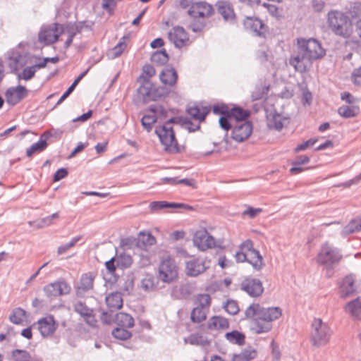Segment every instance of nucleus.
<instances>
[{"mask_svg":"<svg viewBox=\"0 0 361 361\" xmlns=\"http://www.w3.org/2000/svg\"><path fill=\"white\" fill-rule=\"evenodd\" d=\"M326 54L319 42L315 39H298V53L290 59V64L301 73L311 68L312 61L322 58Z\"/></svg>","mask_w":361,"mask_h":361,"instance_id":"1","label":"nucleus"},{"mask_svg":"<svg viewBox=\"0 0 361 361\" xmlns=\"http://www.w3.org/2000/svg\"><path fill=\"white\" fill-rule=\"evenodd\" d=\"M281 315L282 310L280 307H264L258 303L251 304L245 311V319H252V330L257 334L270 331L272 322Z\"/></svg>","mask_w":361,"mask_h":361,"instance_id":"2","label":"nucleus"},{"mask_svg":"<svg viewBox=\"0 0 361 361\" xmlns=\"http://www.w3.org/2000/svg\"><path fill=\"white\" fill-rule=\"evenodd\" d=\"M327 23L335 35L343 38H348L353 32V25L349 17L341 11L329 12Z\"/></svg>","mask_w":361,"mask_h":361,"instance_id":"3","label":"nucleus"},{"mask_svg":"<svg viewBox=\"0 0 361 361\" xmlns=\"http://www.w3.org/2000/svg\"><path fill=\"white\" fill-rule=\"evenodd\" d=\"M155 133L159 137L161 145L164 146V151L167 153L178 154L184 150V147L178 145L172 127H169L163 123L156 127Z\"/></svg>","mask_w":361,"mask_h":361,"instance_id":"4","label":"nucleus"},{"mask_svg":"<svg viewBox=\"0 0 361 361\" xmlns=\"http://www.w3.org/2000/svg\"><path fill=\"white\" fill-rule=\"evenodd\" d=\"M331 335V331L326 323L321 319L315 318L312 323L310 340L314 346L317 348L326 345Z\"/></svg>","mask_w":361,"mask_h":361,"instance_id":"5","label":"nucleus"},{"mask_svg":"<svg viewBox=\"0 0 361 361\" xmlns=\"http://www.w3.org/2000/svg\"><path fill=\"white\" fill-rule=\"evenodd\" d=\"M178 267L170 256H164L159 267L158 279L161 281L171 283L178 279Z\"/></svg>","mask_w":361,"mask_h":361,"instance_id":"6","label":"nucleus"},{"mask_svg":"<svg viewBox=\"0 0 361 361\" xmlns=\"http://www.w3.org/2000/svg\"><path fill=\"white\" fill-rule=\"evenodd\" d=\"M23 42L19 43L17 47L8 51V66L12 73H16L21 68L28 63V53L21 49Z\"/></svg>","mask_w":361,"mask_h":361,"instance_id":"7","label":"nucleus"},{"mask_svg":"<svg viewBox=\"0 0 361 361\" xmlns=\"http://www.w3.org/2000/svg\"><path fill=\"white\" fill-rule=\"evenodd\" d=\"M211 265V260L207 257L199 256L193 257L185 262V274L188 276L197 277L204 273Z\"/></svg>","mask_w":361,"mask_h":361,"instance_id":"8","label":"nucleus"},{"mask_svg":"<svg viewBox=\"0 0 361 361\" xmlns=\"http://www.w3.org/2000/svg\"><path fill=\"white\" fill-rule=\"evenodd\" d=\"M63 31V25L57 23L43 27L38 34L39 41L46 45L51 44L59 39V36Z\"/></svg>","mask_w":361,"mask_h":361,"instance_id":"9","label":"nucleus"},{"mask_svg":"<svg viewBox=\"0 0 361 361\" xmlns=\"http://www.w3.org/2000/svg\"><path fill=\"white\" fill-rule=\"evenodd\" d=\"M192 240L197 248H225L217 245L215 238L206 229L197 231L193 235Z\"/></svg>","mask_w":361,"mask_h":361,"instance_id":"10","label":"nucleus"},{"mask_svg":"<svg viewBox=\"0 0 361 361\" xmlns=\"http://www.w3.org/2000/svg\"><path fill=\"white\" fill-rule=\"evenodd\" d=\"M169 40L176 48L180 49L187 46L190 39L185 29L181 26L173 27L168 33Z\"/></svg>","mask_w":361,"mask_h":361,"instance_id":"11","label":"nucleus"},{"mask_svg":"<svg viewBox=\"0 0 361 361\" xmlns=\"http://www.w3.org/2000/svg\"><path fill=\"white\" fill-rule=\"evenodd\" d=\"M217 13L223 18L225 22L234 24L236 20V15L231 3L228 1L219 0L215 4Z\"/></svg>","mask_w":361,"mask_h":361,"instance_id":"12","label":"nucleus"},{"mask_svg":"<svg viewBox=\"0 0 361 361\" xmlns=\"http://www.w3.org/2000/svg\"><path fill=\"white\" fill-rule=\"evenodd\" d=\"M28 94V91L25 87L18 85L16 87L8 88L5 92L6 102L11 106H15Z\"/></svg>","mask_w":361,"mask_h":361,"instance_id":"13","label":"nucleus"},{"mask_svg":"<svg viewBox=\"0 0 361 361\" xmlns=\"http://www.w3.org/2000/svg\"><path fill=\"white\" fill-rule=\"evenodd\" d=\"M240 288L252 297H258L264 291L262 281L252 278L245 279L240 283Z\"/></svg>","mask_w":361,"mask_h":361,"instance_id":"14","label":"nucleus"},{"mask_svg":"<svg viewBox=\"0 0 361 361\" xmlns=\"http://www.w3.org/2000/svg\"><path fill=\"white\" fill-rule=\"evenodd\" d=\"M73 309L75 312L79 314L86 322L91 327H96L97 320L93 313V310L88 307L85 303L81 301L75 302Z\"/></svg>","mask_w":361,"mask_h":361,"instance_id":"15","label":"nucleus"},{"mask_svg":"<svg viewBox=\"0 0 361 361\" xmlns=\"http://www.w3.org/2000/svg\"><path fill=\"white\" fill-rule=\"evenodd\" d=\"M252 132V123L245 121L236 124L232 130V138L238 142L247 140Z\"/></svg>","mask_w":361,"mask_h":361,"instance_id":"16","label":"nucleus"},{"mask_svg":"<svg viewBox=\"0 0 361 361\" xmlns=\"http://www.w3.org/2000/svg\"><path fill=\"white\" fill-rule=\"evenodd\" d=\"M244 27L255 36L264 37L267 32L265 25L257 17H246L243 21Z\"/></svg>","mask_w":361,"mask_h":361,"instance_id":"17","label":"nucleus"},{"mask_svg":"<svg viewBox=\"0 0 361 361\" xmlns=\"http://www.w3.org/2000/svg\"><path fill=\"white\" fill-rule=\"evenodd\" d=\"M37 329L43 337L50 336L56 330L58 324L51 315L39 319L37 322Z\"/></svg>","mask_w":361,"mask_h":361,"instance_id":"18","label":"nucleus"},{"mask_svg":"<svg viewBox=\"0 0 361 361\" xmlns=\"http://www.w3.org/2000/svg\"><path fill=\"white\" fill-rule=\"evenodd\" d=\"M44 290L47 296L56 297L68 294L71 290V287L66 282L61 281L46 286Z\"/></svg>","mask_w":361,"mask_h":361,"instance_id":"19","label":"nucleus"},{"mask_svg":"<svg viewBox=\"0 0 361 361\" xmlns=\"http://www.w3.org/2000/svg\"><path fill=\"white\" fill-rule=\"evenodd\" d=\"M341 255L337 250H321L317 255V262L319 264L326 267H329L338 262Z\"/></svg>","mask_w":361,"mask_h":361,"instance_id":"20","label":"nucleus"},{"mask_svg":"<svg viewBox=\"0 0 361 361\" xmlns=\"http://www.w3.org/2000/svg\"><path fill=\"white\" fill-rule=\"evenodd\" d=\"M159 79L165 86L172 87L176 84L178 73L174 68L165 67L159 74Z\"/></svg>","mask_w":361,"mask_h":361,"instance_id":"21","label":"nucleus"},{"mask_svg":"<svg viewBox=\"0 0 361 361\" xmlns=\"http://www.w3.org/2000/svg\"><path fill=\"white\" fill-rule=\"evenodd\" d=\"M52 136L50 131L44 132L38 142L32 144L29 148L27 149L26 154L27 157H32L36 152H41L44 151L47 147V140Z\"/></svg>","mask_w":361,"mask_h":361,"instance_id":"22","label":"nucleus"},{"mask_svg":"<svg viewBox=\"0 0 361 361\" xmlns=\"http://www.w3.org/2000/svg\"><path fill=\"white\" fill-rule=\"evenodd\" d=\"M137 94L143 103H148L154 101V84L148 79L145 80L137 89Z\"/></svg>","mask_w":361,"mask_h":361,"instance_id":"23","label":"nucleus"},{"mask_svg":"<svg viewBox=\"0 0 361 361\" xmlns=\"http://www.w3.org/2000/svg\"><path fill=\"white\" fill-rule=\"evenodd\" d=\"M186 111L192 118L200 123L205 120L206 116L210 111V109L207 106H199L197 104H194L189 106Z\"/></svg>","mask_w":361,"mask_h":361,"instance_id":"24","label":"nucleus"},{"mask_svg":"<svg viewBox=\"0 0 361 361\" xmlns=\"http://www.w3.org/2000/svg\"><path fill=\"white\" fill-rule=\"evenodd\" d=\"M94 277V274L92 272L82 274L80 279V284L78 286L77 293L78 295H82L86 291L92 289Z\"/></svg>","mask_w":361,"mask_h":361,"instance_id":"25","label":"nucleus"},{"mask_svg":"<svg viewBox=\"0 0 361 361\" xmlns=\"http://www.w3.org/2000/svg\"><path fill=\"white\" fill-rule=\"evenodd\" d=\"M105 300L111 312L117 310L123 306V298L120 292H114L109 294Z\"/></svg>","mask_w":361,"mask_h":361,"instance_id":"26","label":"nucleus"},{"mask_svg":"<svg viewBox=\"0 0 361 361\" xmlns=\"http://www.w3.org/2000/svg\"><path fill=\"white\" fill-rule=\"evenodd\" d=\"M284 119L285 118L276 111H271L267 115V126L270 129L280 131L283 127V121Z\"/></svg>","mask_w":361,"mask_h":361,"instance_id":"27","label":"nucleus"},{"mask_svg":"<svg viewBox=\"0 0 361 361\" xmlns=\"http://www.w3.org/2000/svg\"><path fill=\"white\" fill-rule=\"evenodd\" d=\"M229 327L227 319L221 316L212 317L207 323V328L209 330H224Z\"/></svg>","mask_w":361,"mask_h":361,"instance_id":"28","label":"nucleus"},{"mask_svg":"<svg viewBox=\"0 0 361 361\" xmlns=\"http://www.w3.org/2000/svg\"><path fill=\"white\" fill-rule=\"evenodd\" d=\"M254 269L259 270L263 266V259L257 250H247V260Z\"/></svg>","mask_w":361,"mask_h":361,"instance_id":"29","label":"nucleus"},{"mask_svg":"<svg viewBox=\"0 0 361 361\" xmlns=\"http://www.w3.org/2000/svg\"><path fill=\"white\" fill-rule=\"evenodd\" d=\"M345 310L353 317L361 320V298H357L347 303Z\"/></svg>","mask_w":361,"mask_h":361,"instance_id":"30","label":"nucleus"},{"mask_svg":"<svg viewBox=\"0 0 361 361\" xmlns=\"http://www.w3.org/2000/svg\"><path fill=\"white\" fill-rule=\"evenodd\" d=\"M138 248L142 247L152 246L156 243V238L149 231H142L137 237Z\"/></svg>","mask_w":361,"mask_h":361,"instance_id":"31","label":"nucleus"},{"mask_svg":"<svg viewBox=\"0 0 361 361\" xmlns=\"http://www.w3.org/2000/svg\"><path fill=\"white\" fill-rule=\"evenodd\" d=\"M361 231V217H357L350 221V222L343 227L341 231V235L346 237L350 234L357 233Z\"/></svg>","mask_w":361,"mask_h":361,"instance_id":"32","label":"nucleus"},{"mask_svg":"<svg viewBox=\"0 0 361 361\" xmlns=\"http://www.w3.org/2000/svg\"><path fill=\"white\" fill-rule=\"evenodd\" d=\"M355 277L353 275L347 276L343 281L341 286V297L346 298L355 292Z\"/></svg>","mask_w":361,"mask_h":361,"instance_id":"33","label":"nucleus"},{"mask_svg":"<svg viewBox=\"0 0 361 361\" xmlns=\"http://www.w3.org/2000/svg\"><path fill=\"white\" fill-rule=\"evenodd\" d=\"M360 112V107L354 105H343L338 109V114L344 118L356 117Z\"/></svg>","mask_w":361,"mask_h":361,"instance_id":"34","label":"nucleus"},{"mask_svg":"<svg viewBox=\"0 0 361 361\" xmlns=\"http://www.w3.org/2000/svg\"><path fill=\"white\" fill-rule=\"evenodd\" d=\"M229 114H231L233 120L236 122L247 121L246 119L250 116V112L240 106H234L230 109Z\"/></svg>","mask_w":361,"mask_h":361,"instance_id":"35","label":"nucleus"},{"mask_svg":"<svg viewBox=\"0 0 361 361\" xmlns=\"http://www.w3.org/2000/svg\"><path fill=\"white\" fill-rule=\"evenodd\" d=\"M115 319L119 326L131 328L134 326V319L128 314L124 312L117 313Z\"/></svg>","mask_w":361,"mask_h":361,"instance_id":"36","label":"nucleus"},{"mask_svg":"<svg viewBox=\"0 0 361 361\" xmlns=\"http://www.w3.org/2000/svg\"><path fill=\"white\" fill-rule=\"evenodd\" d=\"M169 56L165 49L154 51L151 56V61L156 66H163L169 61Z\"/></svg>","mask_w":361,"mask_h":361,"instance_id":"37","label":"nucleus"},{"mask_svg":"<svg viewBox=\"0 0 361 361\" xmlns=\"http://www.w3.org/2000/svg\"><path fill=\"white\" fill-rule=\"evenodd\" d=\"M257 356V351L254 349H245L238 354L233 355L232 361H250Z\"/></svg>","mask_w":361,"mask_h":361,"instance_id":"38","label":"nucleus"},{"mask_svg":"<svg viewBox=\"0 0 361 361\" xmlns=\"http://www.w3.org/2000/svg\"><path fill=\"white\" fill-rule=\"evenodd\" d=\"M85 27H88L85 21H80L75 23H68L66 27V32L73 37L78 33H80Z\"/></svg>","mask_w":361,"mask_h":361,"instance_id":"39","label":"nucleus"},{"mask_svg":"<svg viewBox=\"0 0 361 361\" xmlns=\"http://www.w3.org/2000/svg\"><path fill=\"white\" fill-rule=\"evenodd\" d=\"M128 39V36H123L119 42L110 51V54L112 59L118 58L123 54L127 47L126 42V39Z\"/></svg>","mask_w":361,"mask_h":361,"instance_id":"40","label":"nucleus"},{"mask_svg":"<svg viewBox=\"0 0 361 361\" xmlns=\"http://www.w3.org/2000/svg\"><path fill=\"white\" fill-rule=\"evenodd\" d=\"M115 257L117 267H119L121 269L129 267L132 264V258L130 255L125 253L124 252L117 255Z\"/></svg>","mask_w":361,"mask_h":361,"instance_id":"41","label":"nucleus"},{"mask_svg":"<svg viewBox=\"0 0 361 361\" xmlns=\"http://www.w3.org/2000/svg\"><path fill=\"white\" fill-rule=\"evenodd\" d=\"M207 313V311L195 307L191 312V321L193 323H200L206 319Z\"/></svg>","mask_w":361,"mask_h":361,"instance_id":"42","label":"nucleus"},{"mask_svg":"<svg viewBox=\"0 0 361 361\" xmlns=\"http://www.w3.org/2000/svg\"><path fill=\"white\" fill-rule=\"evenodd\" d=\"M185 343L195 345H204L207 343V339L199 334H193L190 335L188 338H184Z\"/></svg>","mask_w":361,"mask_h":361,"instance_id":"43","label":"nucleus"},{"mask_svg":"<svg viewBox=\"0 0 361 361\" xmlns=\"http://www.w3.org/2000/svg\"><path fill=\"white\" fill-rule=\"evenodd\" d=\"M211 304V297L209 294H200L197 297L196 307L209 311Z\"/></svg>","mask_w":361,"mask_h":361,"instance_id":"44","label":"nucleus"},{"mask_svg":"<svg viewBox=\"0 0 361 361\" xmlns=\"http://www.w3.org/2000/svg\"><path fill=\"white\" fill-rule=\"evenodd\" d=\"M226 338L230 342L238 345H242L245 341V336L238 331L226 333Z\"/></svg>","mask_w":361,"mask_h":361,"instance_id":"45","label":"nucleus"},{"mask_svg":"<svg viewBox=\"0 0 361 361\" xmlns=\"http://www.w3.org/2000/svg\"><path fill=\"white\" fill-rule=\"evenodd\" d=\"M25 311L22 308L15 309L9 317L10 321L15 324H21L25 317Z\"/></svg>","mask_w":361,"mask_h":361,"instance_id":"46","label":"nucleus"},{"mask_svg":"<svg viewBox=\"0 0 361 361\" xmlns=\"http://www.w3.org/2000/svg\"><path fill=\"white\" fill-rule=\"evenodd\" d=\"M157 120V117L154 114L152 115H144L141 119V124L147 132H150L152 129L153 124Z\"/></svg>","mask_w":361,"mask_h":361,"instance_id":"47","label":"nucleus"},{"mask_svg":"<svg viewBox=\"0 0 361 361\" xmlns=\"http://www.w3.org/2000/svg\"><path fill=\"white\" fill-rule=\"evenodd\" d=\"M156 279L152 276H146L140 282L141 288L146 291H152L156 288Z\"/></svg>","mask_w":361,"mask_h":361,"instance_id":"48","label":"nucleus"},{"mask_svg":"<svg viewBox=\"0 0 361 361\" xmlns=\"http://www.w3.org/2000/svg\"><path fill=\"white\" fill-rule=\"evenodd\" d=\"M125 328L126 327L120 326L113 330L112 335L114 337L120 340H127L130 338L132 334L129 331L125 329Z\"/></svg>","mask_w":361,"mask_h":361,"instance_id":"49","label":"nucleus"},{"mask_svg":"<svg viewBox=\"0 0 361 361\" xmlns=\"http://www.w3.org/2000/svg\"><path fill=\"white\" fill-rule=\"evenodd\" d=\"M206 23L204 18L192 19L189 28L194 32L197 33L202 32L205 27Z\"/></svg>","mask_w":361,"mask_h":361,"instance_id":"50","label":"nucleus"},{"mask_svg":"<svg viewBox=\"0 0 361 361\" xmlns=\"http://www.w3.org/2000/svg\"><path fill=\"white\" fill-rule=\"evenodd\" d=\"M120 247L121 248H138V243L137 238L133 236H129L127 238H122L120 242Z\"/></svg>","mask_w":361,"mask_h":361,"instance_id":"51","label":"nucleus"},{"mask_svg":"<svg viewBox=\"0 0 361 361\" xmlns=\"http://www.w3.org/2000/svg\"><path fill=\"white\" fill-rule=\"evenodd\" d=\"M36 73L32 66L25 68L23 71L18 74V80H29L32 79Z\"/></svg>","mask_w":361,"mask_h":361,"instance_id":"52","label":"nucleus"},{"mask_svg":"<svg viewBox=\"0 0 361 361\" xmlns=\"http://www.w3.org/2000/svg\"><path fill=\"white\" fill-rule=\"evenodd\" d=\"M12 356L14 358V361H29L31 355L28 352L23 350H14L12 352Z\"/></svg>","mask_w":361,"mask_h":361,"instance_id":"53","label":"nucleus"},{"mask_svg":"<svg viewBox=\"0 0 361 361\" xmlns=\"http://www.w3.org/2000/svg\"><path fill=\"white\" fill-rule=\"evenodd\" d=\"M169 90L168 86L158 87L154 84V101L159 99L165 96L168 95Z\"/></svg>","mask_w":361,"mask_h":361,"instance_id":"54","label":"nucleus"},{"mask_svg":"<svg viewBox=\"0 0 361 361\" xmlns=\"http://www.w3.org/2000/svg\"><path fill=\"white\" fill-rule=\"evenodd\" d=\"M224 308L228 314L232 315L236 314L240 310L237 302L233 300H228L224 305Z\"/></svg>","mask_w":361,"mask_h":361,"instance_id":"55","label":"nucleus"},{"mask_svg":"<svg viewBox=\"0 0 361 361\" xmlns=\"http://www.w3.org/2000/svg\"><path fill=\"white\" fill-rule=\"evenodd\" d=\"M232 121H233V118L230 114H228L227 115H225L223 116H220L219 121V126L222 129L228 131L230 129H231V128L233 126V125L231 123Z\"/></svg>","mask_w":361,"mask_h":361,"instance_id":"56","label":"nucleus"},{"mask_svg":"<svg viewBox=\"0 0 361 361\" xmlns=\"http://www.w3.org/2000/svg\"><path fill=\"white\" fill-rule=\"evenodd\" d=\"M197 3V5L200 6V11L204 13V18L205 17H210L211 16H212V14L214 12V9L212 6V5L204 1H200Z\"/></svg>","mask_w":361,"mask_h":361,"instance_id":"57","label":"nucleus"},{"mask_svg":"<svg viewBox=\"0 0 361 361\" xmlns=\"http://www.w3.org/2000/svg\"><path fill=\"white\" fill-rule=\"evenodd\" d=\"M59 217L58 213H54L51 216H47L45 218L41 219L35 222L36 226L38 228H43L45 226H48L51 224L52 220L54 219H56Z\"/></svg>","mask_w":361,"mask_h":361,"instance_id":"58","label":"nucleus"},{"mask_svg":"<svg viewBox=\"0 0 361 361\" xmlns=\"http://www.w3.org/2000/svg\"><path fill=\"white\" fill-rule=\"evenodd\" d=\"M200 6L197 5V3H195L190 7L188 11V13L190 16L192 18V19L197 18H204V13L200 11Z\"/></svg>","mask_w":361,"mask_h":361,"instance_id":"59","label":"nucleus"},{"mask_svg":"<svg viewBox=\"0 0 361 361\" xmlns=\"http://www.w3.org/2000/svg\"><path fill=\"white\" fill-rule=\"evenodd\" d=\"M149 110L154 114V115L160 116L161 118H166L167 116V110L161 105H152Z\"/></svg>","mask_w":361,"mask_h":361,"instance_id":"60","label":"nucleus"},{"mask_svg":"<svg viewBox=\"0 0 361 361\" xmlns=\"http://www.w3.org/2000/svg\"><path fill=\"white\" fill-rule=\"evenodd\" d=\"M349 14L353 18L361 17V3L354 2L349 8Z\"/></svg>","mask_w":361,"mask_h":361,"instance_id":"61","label":"nucleus"},{"mask_svg":"<svg viewBox=\"0 0 361 361\" xmlns=\"http://www.w3.org/2000/svg\"><path fill=\"white\" fill-rule=\"evenodd\" d=\"M317 139L316 138H311V139H309L308 140L304 142L303 143H301L300 145H298L294 149V152L295 153H298L300 151H304L306 149H307L308 147H310L312 146H313L317 142Z\"/></svg>","mask_w":361,"mask_h":361,"instance_id":"62","label":"nucleus"},{"mask_svg":"<svg viewBox=\"0 0 361 361\" xmlns=\"http://www.w3.org/2000/svg\"><path fill=\"white\" fill-rule=\"evenodd\" d=\"M212 110L214 114L223 116L229 114L230 108L225 104H216L213 106Z\"/></svg>","mask_w":361,"mask_h":361,"instance_id":"63","label":"nucleus"},{"mask_svg":"<svg viewBox=\"0 0 361 361\" xmlns=\"http://www.w3.org/2000/svg\"><path fill=\"white\" fill-rule=\"evenodd\" d=\"M68 175V170L65 168L58 169L54 174L53 180L57 182L63 178H65Z\"/></svg>","mask_w":361,"mask_h":361,"instance_id":"64","label":"nucleus"}]
</instances>
